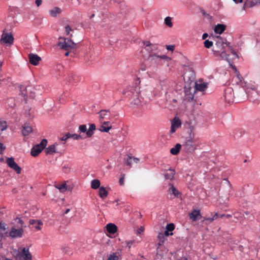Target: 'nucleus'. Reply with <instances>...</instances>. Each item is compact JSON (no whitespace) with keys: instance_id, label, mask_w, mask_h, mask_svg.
<instances>
[{"instance_id":"nucleus-1","label":"nucleus","mask_w":260,"mask_h":260,"mask_svg":"<svg viewBox=\"0 0 260 260\" xmlns=\"http://www.w3.org/2000/svg\"><path fill=\"white\" fill-rule=\"evenodd\" d=\"M140 87L138 85L135 87H128L123 91V94L132 97L131 104L136 106H139L143 103V99L140 96Z\"/></svg>"},{"instance_id":"nucleus-2","label":"nucleus","mask_w":260,"mask_h":260,"mask_svg":"<svg viewBox=\"0 0 260 260\" xmlns=\"http://www.w3.org/2000/svg\"><path fill=\"white\" fill-rule=\"evenodd\" d=\"M14 254L18 260H32V255L28 248L20 247L18 250L14 251Z\"/></svg>"},{"instance_id":"nucleus-3","label":"nucleus","mask_w":260,"mask_h":260,"mask_svg":"<svg viewBox=\"0 0 260 260\" xmlns=\"http://www.w3.org/2000/svg\"><path fill=\"white\" fill-rule=\"evenodd\" d=\"M58 45L60 48L66 51H72L76 48L77 44L70 39L60 38Z\"/></svg>"},{"instance_id":"nucleus-4","label":"nucleus","mask_w":260,"mask_h":260,"mask_svg":"<svg viewBox=\"0 0 260 260\" xmlns=\"http://www.w3.org/2000/svg\"><path fill=\"white\" fill-rule=\"evenodd\" d=\"M229 44L230 43L227 42L226 40L221 38L220 37H217V40L215 44L217 49H213V51L214 54L219 53V52L224 50L226 46H228Z\"/></svg>"},{"instance_id":"nucleus-5","label":"nucleus","mask_w":260,"mask_h":260,"mask_svg":"<svg viewBox=\"0 0 260 260\" xmlns=\"http://www.w3.org/2000/svg\"><path fill=\"white\" fill-rule=\"evenodd\" d=\"M47 144L46 139H43L40 143L34 146L31 150V154L33 156H38L45 148Z\"/></svg>"},{"instance_id":"nucleus-6","label":"nucleus","mask_w":260,"mask_h":260,"mask_svg":"<svg viewBox=\"0 0 260 260\" xmlns=\"http://www.w3.org/2000/svg\"><path fill=\"white\" fill-rule=\"evenodd\" d=\"M148 59L151 60H154L155 62H158L161 60H164V61L168 62L171 60V58L166 55H160L154 52L149 53Z\"/></svg>"},{"instance_id":"nucleus-7","label":"nucleus","mask_w":260,"mask_h":260,"mask_svg":"<svg viewBox=\"0 0 260 260\" xmlns=\"http://www.w3.org/2000/svg\"><path fill=\"white\" fill-rule=\"evenodd\" d=\"M195 92L196 89L193 85L192 87H191L190 85H185L184 87L185 100L188 101L192 100L193 99Z\"/></svg>"},{"instance_id":"nucleus-8","label":"nucleus","mask_w":260,"mask_h":260,"mask_svg":"<svg viewBox=\"0 0 260 260\" xmlns=\"http://www.w3.org/2000/svg\"><path fill=\"white\" fill-rule=\"evenodd\" d=\"M184 146L187 151L191 152L198 148L199 143L196 140L189 139L185 142Z\"/></svg>"},{"instance_id":"nucleus-9","label":"nucleus","mask_w":260,"mask_h":260,"mask_svg":"<svg viewBox=\"0 0 260 260\" xmlns=\"http://www.w3.org/2000/svg\"><path fill=\"white\" fill-rule=\"evenodd\" d=\"M6 162L8 166L12 169L14 170L17 174H20L21 171V168L18 164L14 161L13 157H7L6 159Z\"/></svg>"},{"instance_id":"nucleus-10","label":"nucleus","mask_w":260,"mask_h":260,"mask_svg":"<svg viewBox=\"0 0 260 260\" xmlns=\"http://www.w3.org/2000/svg\"><path fill=\"white\" fill-rule=\"evenodd\" d=\"M224 98L225 102L231 103L234 102V93L233 89L231 87H227L224 90Z\"/></svg>"},{"instance_id":"nucleus-11","label":"nucleus","mask_w":260,"mask_h":260,"mask_svg":"<svg viewBox=\"0 0 260 260\" xmlns=\"http://www.w3.org/2000/svg\"><path fill=\"white\" fill-rule=\"evenodd\" d=\"M192 84L196 90H199L201 91H205L208 86V84L206 82H203L202 80H199L198 82H192L191 81L190 84Z\"/></svg>"},{"instance_id":"nucleus-12","label":"nucleus","mask_w":260,"mask_h":260,"mask_svg":"<svg viewBox=\"0 0 260 260\" xmlns=\"http://www.w3.org/2000/svg\"><path fill=\"white\" fill-rule=\"evenodd\" d=\"M1 44H12L14 41V38L11 33L3 32L1 39Z\"/></svg>"},{"instance_id":"nucleus-13","label":"nucleus","mask_w":260,"mask_h":260,"mask_svg":"<svg viewBox=\"0 0 260 260\" xmlns=\"http://www.w3.org/2000/svg\"><path fill=\"white\" fill-rule=\"evenodd\" d=\"M181 122L178 117H175L171 122L170 133H174L176 129L181 127Z\"/></svg>"},{"instance_id":"nucleus-14","label":"nucleus","mask_w":260,"mask_h":260,"mask_svg":"<svg viewBox=\"0 0 260 260\" xmlns=\"http://www.w3.org/2000/svg\"><path fill=\"white\" fill-rule=\"evenodd\" d=\"M23 234L22 229L19 228L18 229L13 227L9 233V235L12 238L21 237Z\"/></svg>"},{"instance_id":"nucleus-15","label":"nucleus","mask_w":260,"mask_h":260,"mask_svg":"<svg viewBox=\"0 0 260 260\" xmlns=\"http://www.w3.org/2000/svg\"><path fill=\"white\" fill-rule=\"evenodd\" d=\"M144 45H145V49L151 52H153L154 51L158 49V45L156 44H152L149 41H145L143 42Z\"/></svg>"},{"instance_id":"nucleus-16","label":"nucleus","mask_w":260,"mask_h":260,"mask_svg":"<svg viewBox=\"0 0 260 260\" xmlns=\"http://www.w3.org/2000/svg\"><path fill=\"white\" fill-rule=\"evenodd\" d=\"M29 61L30 64L37 66L41 60V57L36 54L30 53L28 55Z\"/></svg>"},{"instance_id":"nucleus-17","label":"nucleus","mask_w":260,"mask_h":260,"mask_svg":"<svg viewBox=\"0 0 260 260\" xmlns=\"http://www.w3.org/2000/svg\"><path fill=\"white\" fill-rule=\"evenodd\" d=\"M20 94L24 98H25V97L33 98L34 97V94L30 92L29 93H28V91L31 89V86H27L26 87L25 86H21L20 87Z\"/></svg>"},{"instance_id":"nucleus-18","label":"nucleus","mask_w":260,"mask_h":260,"mask_svg":"<svg viewBox=\"0 0 260 260\" xmlns=\"http://www.w3.org/2000/svg\"><path fill=\"white\" fill-rule=\"evenodd\" d=\"M259 0H246L244 2L242 10H245L247 8H251L259 4Z\"/></svg>"},{"instance_id":"nucleus-19","label":"nucleus","mask_w":260,"mask_h":260,"mask_svg":"<svg viewBox=\"0 0 260 260\" xmlns=\"http://www.w3.org/2000/svg\"><path fill=\"white\" fill-rule=\"evenodd\" d=\"M107 232L110 234H114L117 231V228L115 224L109 223L106 226Z\"/></svg>"},{"instance_id":"nucleus-20","label":"nucleus","mask_w":260,"mask_h":260,"mask_svg":"<svg viewBox=\"0 0 260 260\" xmlns=\"http://www.w3.org/2000/svg\"><path fill=\"white\" fill-rule=\"evenodd\" d=\"M29 222L37 230H40L41 225H43V222L41 220L30 219Z\"/></svg>"},{"instance_id":"nucleus-21","label":"nucleus","mask_w":260,"mask_h":260,"mask_svg":"<svg viewBox=\"0 0 260 260\" xmlns=\"http://www.w3.org/2000/svg\"><path fill=\"white\" fill-rule=\"evenodd\" d=\"M190 218L193 221H196L199 217H201L200 211L199 210H194L190 214Z\"/></svg>"},{"instance_id":"nucleus-22","label":"nucleus","mask_w":260,"mask_h":260,"mask_svg":"<svg viewBox=\"0 0 260 260\" xmlns=\"http://www.w3.org/2000/svg\"><path fill=\"white\" fill-rule=\"evenodd\" d=\"M110 124L109 121L103 122V124L101 126L99 130L102 132H108L111 129L112 126L109 125Z\"/></svg>"},{"instance_id":"nucleus-23","label":"nucleus","mask_w":260,"mask_h":260,"mask_svg":"<svg viewBox=\"0 0 260 260\" xmlns=\"http://www.w3.org/2000/svg\"><path fill=\"white\" fill-rule=\"evenodd\" d=\"M32 131V128L28 124H25L23 126L22 133L23 136H26L28 135Z\"/></svg>"},{"instance_id":"nucleus-24","label":"nucleus","mask_w":260,"mask_h":260,"mask_svg":"<svg viewBox=\"0 0 260 260\" xmlns=\"http://www.w3.org/2000/svg\"><path fill=\"white\" fill-rule=\"evenodd\" d=\"M226 26L222 24H218L215 25L214 31L216 34H221L225 29Z\"/></svg>"},{"instance_id":"nucleus-25","label":"nucleus","mask_w":260,"mask_h":260,"mask_svg":"<svg viewBox=\"0 0 260 260\" xmlns=\"http://www.w3.org/2000/svg\"><path fill=\"white\" fill-rule=\"evenodd\" d=\"M57 145V144L55 143L53 145H51L48 146L45 150V152L47 154H52L53 153H56V147Z\"/></svg>"},{"instance_id":"nucleus-26","label":"nucleus","mask_w":260,"mask_h":260,"mask_svg":"<svg viewBox=\"0 0 260 260\" xmlns=\"http://www.w3.org/2000/svg\"><path fill=\"white\" fill-rule=\"evenodd\" d=\"M170 194H173L174 197L179 198L180 195V192L176 188L173 184L171 185V186L169 190Z\"/></svg>"},{"instance_id":"nucleus-27","label":"nucleus","mask_w":260,"mask_h":260,"mask_svg":"<svg viewBox=\"0 0 260 260\" xmlns=\"http://www.w3.org/2000/svg\"><path fill=\"white\" fill-rule=\"evenodd\" d=\"M175 171L173 169H169V171L164 174L165 178L168 180H173L174 178Z\"/></svg>"},{"instance_id":"nucleus-28","label":"nucleus","mask_w":260,"mask_h":260,"mask_svg":"<svg viewBox=\"0 0 260 260\" xmlns=\"http://www.w3.org/2000/svg\"><path fill=\"white\" fill-rule=\"evenodd\" d=\"M218 214L216 213L212 217H204L203 221H206V224H210L218 218Z\"/></svg>"},{"instance_id":"nucleus-29","label":"nucleus","mask_w":260,"mask_h":260,"mask_svg":"<svg viewBox=\"0 0 260 260\" xmlns=\"http://www.w3.org/2000/svg\"><path fill=\"white\" fill-rule=\"evenodd\" d=\"M108 192L103 186L100 187L99 188V195L102 199H105L108 196Z\"/></svg>"},{"instance_id":"nucleus-30","label":"nucleus","mask_w":260,"mask_h":260,"mask_svg":"<svg viewBox=\"0 0 260 260\" xmlns=\"http://www.w3.org/2000/svg\"><path fill=\"white\" fill-rule=\"evenodd\" d=\"M181 147V145L180 144H177L174 147L171 149V153L173 155L177 154L179 152Z\"/></svg>"},{"instance_id":"nucleus-31","label":"nucleus","mask_w":260,"mask_h":260,"mask_svg":"<svg viewBox=\"0 0 260 260\" xmlns=\"http://www.w3.org/2000/svg\"><path fill=\"white\" fill-rule=\"evenodd\" d=\"M55 187L58 189L60 192H64L67 190V185L66 183L55 185Z\"/></svg>"},{"instance_id":"nucleus-32","label":"nucleus","mask_w":260,"mask_h":260,"mask_svg":"<svg viewBox=\"0 0 260 260\" xmlns=\"http://www.w3.org/2000/svg\"><path fill=\"white\" fill-rule=\"evenodd\" d=\"M95 129V125L94 124H91L86 132V135L88 137H91L93 134V131Z\"/></svg>"},{"instance_id":"nucleus-33","label":"nucleus","mask_w":260,"mask_h":260,"mask_svg":"<svg viewBox=\"0 0 260 260\" xmlns=\"http://www.w3.org/2000/svg\"><path fill=\"white\" fill-rule=\"evenodd\" d=\"M100 181L98 179H94L91 182V187L92 189H96L98 188H100Z\"/></svg>"},{"instance_id":"nucleus-34","label":"nucleus","mask_w":260,"mask_h":260,"mask_svg":"<svg viewBox=\"0 0 260 260\" xmlns=\"http://www.w3.org/2000/svg\"><path fill=\"white\" fill-rule=\"evenodd\" d=\"M61 12V10L57 7H55L52 10H50L49 11V13L51 16L53 17H55L56 15L58 14H59Z\"/></svg>"},{"instance_id":"nucleus-35","label":"nucleus","mask_w":260,"mask_h":260,"mask_svg":"<svg viewBox=\"0 0 260 260\" xmlns=\"http://www.w3.org/2000/svg\"><path fill=\"white\" fill-rule=\"evenodd\" d=\"M157 238L158 240V246H160L165 241L166 237L162 235V233H159L158 235Z\"/></svg>"},{"instance_id":"nucleus-36","label":"nucleus","mask_w":260,"mask_h":260,"mask_svg":"<svg viewBox=\"0 0 260 260\" xmlns=\"http://www.w3.org/2000/svg\"><path fill=\"white\" fill-rule=\"evenodd\" d=\"M215 54L216 56L220 55L222 59H225L227 61H229V55L227 54L225 51H224V50L221 51L220 52H219V53H215Z\"/></svg>"},{"instance_id":"nucleus-37","label":"nucleus","mask_w":260,"mask_h":260,"mask_svg":"<svg viewBox=\"0 0 260 260\" xmlns=\"http://www.w3.org/2000/svg\"><path fill=\"white\" fill-rule=\"evenodd\" d=\"M109 111L108 110H102L99 112L100 116L101 119L106 118L107 116H109L108 113Z\"/></svg>"},{"instance_id":"nucleus-38","label":"nucleus","mask_w":260,"mask_h":260,"mask_svg":"<svg viewBox=\"0 0 260 260\" xmlns=\"http://www.w3.org/2000/svg\"><path fill=\"white\" fill-rule=\"evenodd\" d=\"M108 260H119L118 254L117 252H114L108 256Z\"/></svg>"},{"instance_id":"nucleus-39","label":"nucleus","mask_w":260,"mask_h":260,"mask_svg":"<svg viewBox=\"0 0 260 260\" xmlns=\"http://www.w3.org/2000/svg\"><path fill=\"white\" fill-rule=\"evenodd\" d=\"M69 136V138H72L74 140H80L82 139V137L81 135L77 134H71L70 133H68Z\"/></svg>"},{"instance_id":"nucleus-40","label":"nucleus","mask_w":260,"mask_h":260,"mask_svg":"<svg viewBox=\"0 0 260 260\" xmlns=\"http://www.w3.org/2000/svg\"><path fill=\"white\" fill-rule=\"evenodd\" d=\"M77 78V77L76 76H75L73 74H71V75H69L68 80L69 82L74 84V83L77 82V81H76Z\"/></svg>"},{"instance_id":"nucleus-41","label":"nucleus","mask_w":260,"mask_h":260,"mask_svg":"<svg viewBox=\"0 0 260 260\" xmlns=\"http://www.w3.org/2000/svg\"><path fill=\"white\" fill-rule=\"evenodd\" d=\"M135 240H129L125 241L122 243L124 245H125L126 247H127L128 249H129L132 247V246L135 243Z\"/></svg>"},{"instance_id":"nucleus-42","label":"nucleus","mask_w":260,"mask_h":260,"mask_svg":"<svg viewBox=\"0 0 260 260\" xmlns=\"http://www.w3.org/2000/svg\"><path fill=\"white\" fill-rule=\"evenodd\" d=\"M7 124L5 121H0V130L2 131H5L7 128Z\"/></svg>"},{"instance_id":"nucleus-43","label":"nucleus","mask_w":260,"mask_h":260,"mask_svg":"<svg viewBox=\"0 0 260 260\" xmlns=\"http://www.w3.org/2000/svg\"><path fill=\"white\" fill-rule=\"evenodd\" d=\"M165 23L166 25L170 27H171L173 25L171 18L170 17H167L165 19Z\"/></svg>"},{"instance_id":"nucleus-44","label":"nucleus","mask_w":260,"mask_h":260,"mask_svg":"<svg viewBox=\"0 0 260 260\" xmlns=\"http://www.w3.org/2000/svg\"><path fill=\"white\" fill-rule=\"evenodd\" d=\"M87 131L86 125L82 124L79 126L78 132L79 133H86Z\"/></svg>"},{"instance_id":"nucleus-45","label":"nucleus","mask_w":260,"mask_h":260,"mask_svg":"<svg viewBox=\"0 0 260 260\" xmlns=\"http://www.w3.org/2000/svg\"><path fill=\"white\" fill-rule=\"evenodd\" d=\"M204 45L206 48H210L213 45V42L207 40L204 42Z\"/></svg>"},{"instance_id":"nucleus-46","label":"nucleus","mask_w":260,"mask_h":260,"mask_svg":"<svg viewBox=\"0 0 260 260\" xmlns=\"http://www.w3.org/2000/svg\"><path fill=\"white\" fill-rule=\"evenodd\" d=\"M133 163V157L132 156H127L126 159H125V165L127 166H131V164Z\"/></svg>"},{"instance_id":"nucleus-47","label":"nucleus","mask_w":260,"mask_h":260,"mask_svg":"<svg viewBox=\"0 0 260 260\" xmlns=\"http://www.w3.org/2000/svg\"><path fill=\"white\" fill-rule=\"evenodd\" d=\"M175 226L173 223L168 224L166 226V230L168 232H172L174 230Z\"/></svg>"},{"instance_id":"nucleus-48","label":"nucleus","mask_w":260,"mask_h":260,"mask_svg":"<svg viewBox=\"0 0 260 260\" xmlns=\"http://www.w3.org/2000/svg\"><path fill=\"white\" fill-rule=\"evenodd\" d=\"M8 106L10 107H13L15 105L14 100L13 98H10L8 100Z\"/></svg>"},{"instance_id":"nucleus-49","label":"nucleus","mask_w":260,"mask_h":260,"mask_svg":"<svg viewBox=\"0 0 260 260\" xmlns=\"http://www.w3.org/2000/svg\"><path fill=\"white\" fill-rule=\"evenodd\" d=\"M65 31H66V34L67 36H69L70 35V32L71 31H72V28L70 27V26L69 25H67L65 27Z\"/></svg>"},{"instance_id":"nucleus-50","label":"nucleus","mask_w":260,"mask_h":260,"mask_svg":"<svg viewBox=\"0 0 260 260\" xmlns=\"http://www.w3.org/2000/svg\"><path fill=\"white\" fill-rule=\"evenodd\" d=\"M173 233L172 232L169 233L168 231L166 230L164 233H162V235L165 237H168L169 236L173 235Z\"/></svg>"},{"instance_id":"nucleus-51","label":"nucleus","mask_w":260,"mask_h":260,"mask_svg":"<svg viewBox=\"0 0 260 260\" xmlns=\"http://www.w3.org/2000/svg\"><path fill=\"white\" fill-rule=\"evenodd\" d=\"M144 231V228L143 226H140L137 231V234H141Z\"/></svg>"},{"instance_id":"nucleus-52","label":"nucleus","mask_w":260,"mask_h":260,"mask_svg":"<svg viewBox=\"0 0 260 260\" xmlns=\"http://www.w3.org/2000/svg\"><path fill=\"white\" fill-rule=\"evenodd\" d=\"M236 77L238 78L239 82H241L242 80V77L238 72H236Z\"/></svg>"},{"instance_id":"nucleus-53","label":"nucleus","mask_w":260,"mask_h":260,"mask_svg":"<svg viewBox=\"0 0 260 260\" xmlns=\"http://www.w3.org/2000/svg\"><path fill=\"white\" fill-rule=\"evenodd\" d=\"M166 48L168 50L173 51L174 50L175 46L174 45H167Z\"/></svg>"},{"instance_id":"nucleus-54","label":"nucleus","mask_w":260,"mask_h":260,"mask_svg":"<svg viewBox=\"0 0 260 260\" xmlns=\"http://www.w3.org/2000/svg\"><path fill=\"white\" fill-rule=\"evenodd\" d=\"M5 149V146L2 143H0V154H2Z\"/></svg>"},{"instance_id":"nucleus-55","label":"nucleus","mask_w":260,"mask_h":260,"mask_svg":"<svg viewBox=\"0 0 260 260\" xmlns=\"http://www.w3.org/2000/svg\"><path fill=\"white\" fill-rule=\"evenodd\" d=\"M69 138L68 134H66L65 135H64L61 138V141H67Z\"/></svg>"},{"instance_id":"nucleus-56","label":"nucleus","mask_w":260,"mask_h":260,"mask_svg":"<svg viewBox=\"0 0 260 260\" xmlns=\"http://www.w3.org/2000/svg\"><path fill=\"white\" fill-rule=\"evenodd\" d=\"M42 3V0H36L35 4L37 7H39Z\"/></svg>"},{"instance_id":"nucleus-57","label":"nucleus","mask_w":260,"mask_h":260,"mask_svg":"<svg viewBox=\"0 0 260 260\" xmlns=\"http://www.w3.org/2000/svg\"><path fill=\"white\" fill-rule=\"evenodd\" d=\"M63 171L65 173H68L70 171V168L68 167H64L63 168Z\"/></svg>"},{"instance_id":"nucleus-58","label":"nucleus","mask_w":260,"mask_h":260,"mask_svg":"<svg viewBox=\"0 0 260 260\" xmlns=\"http://www.w3.org/2000/svg\"><path fill=\"white\" fill-rule=\"evenodd\" d=\"M139 161V158L133 157V162L138 163Z\"/></svg>"},{"instance_id":"nucleus-59","label":"nucleus","mask_w":260,"mask_h":260,"mask_svg":"<svg viewBox=\"0 0 260 260\" xmlns=\"http://www.w3.org/2000/svg\"><path fill=\"white\" fill-rule=\"evenodd\" d=\"M208 34H207V33L203 34V35L202 36V39L205 40L208 37Z\"/></svg>"},{"instance_id":"nucleus-60","label":"nucleus","mask_w":260,"mask_h":260,"mask_svg":"<svg viewBox=\"0 0 260 260\" xmlns=\"http://www.w3.org/2000/svg\"><path fill=\"white\" fill-rule=\"evenodd\" d=\"M120 184L122 185L124 184V178L123 177L121 178L119 180Z\"/></svg>"},{"instance_id":"nucleus-61","label":"nucleus","mask_w":260,"mask_h":260,"mask_svg":"<svg viewBox=\"0 0 260 260\" xmlns=\"http://www.w3.org/2000/svg\"><path fill=\"white\" fill-rule=\"evenodd\" d=\"M5 224L4 223H0V228L1 229H3L4 230H5Z\"/></svg>"},{"instance_id":"nucleus-62","label":"nucleus","mask_w":260,"mask_h":260,"mask_svg":"<svg viewBox=\"0 0 260 260\" xmlns=\"http://www.w3.org/2000/svg\"><path fill=\"white\" fill-rule=\"evenodd\" d=\"M236 4H239L242 2L243 0H233Z\"/></svg>"},{"instance_id":"nucleus-63","label":"nucleus","mask_w":260,"mask_h":260,"mask_svg":"<svg viewBox=\"0 0 260 260\" xmlns=\"http://www.w3.org/2000/svg\"><path fill=\"white\" fill-rule=\"evenodd\" d=\"M232 53L233 54V55H234L236 57H238L237 54L234 51L232 50Z\"/></svg>"},{"instance_id":"nucleus-64","label":"nucleus","mask_w":260,"mask_h":260,"mask_svg":"<svg viewBox=\"0 0 260 260\" xmlns=\"http://www.w3.org/2000/svg\"><path fill=\"white\" fill-rule=\"evenodd\" d=\"M0 260H12V259L5 257H2V258Z\"/></svg>"}]
</instances>
